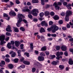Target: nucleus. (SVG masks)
<instances>
[{
	"mask_svg": "<svg viewBox=\"0 0 73 73\" xmlns=\"http://www.w3.org/2000/svg\"><path fill=\"white\" fill-rule=\"evenodd\" d=\"M17 17L19 19L17 23H16V25L17 27H21V22L23 21V22L27 23V21L25 19H24V16L21 14H18L17 15Z\"/></svg>",
	"mask_w": 73,
	"mask_h": 73,
	"instance_id": "f257e3e1",
	"label": "nucleus"
},
{
	"mask_svg": "<svg viewBox=\"0 0 73 73\" xmlns=\"http://www.w3.org/2000/svg\"><path fill=\"white\" fill-rule=\"evenodd\" d=\"M5 39V35H2L0 36V41H1V45H3L4 44L6 43L4 41Z\"/></svg>",
	"mask_w": 73,
	"mask_h": 73,
	"instance_id": "f03ea898",
	"label": "nucleus"
},
{
	"mask_svg": "<svg viewBox=\"0 0 73 73\" xmlns=\"http://www.w3.org/2000/svg\"><path fill=\"white\" fill-rule=\"evenodd\" d=\"M72 15V11H68L67 12V13L66 15L65 20L66 21H69V16Z\"/></svg>",
	"mask_w": 73,
	"mask_h": 73,
	"instance_id": "7ed1b4c3",
	"label": "nucleus"
},
{
	"mask_svg": "<svg viewBox=\"0 0 73 73\" xmlns=\"http://www.w3.org/2000/svg\"><path fill=\"white\" fill-rule=\"evenodd\" d=\"M51 28L52 30V32L54 33L56 31H58L59 29V28L56 25H54L51 27Z\"/></svg>",
	"mask_w": 73,
	"mask_h": 73,
	"instance_id": "20e7f679",
	"label": "nucleus"
},
{
	"mask_svg": "<svg viewBox=\"0 0 73 73\" xmlns=\"http://www.w3.org/2000/svg\"><path fill=\"white\" fill-rule=\"evenodd\" d=\"M36 12L38 13V10L34 9V10H33L32 11V14L34 16H37V13Z\"/></svg>",
	"mask_w": 73,
	"mask_h": 73,
	"instance_id": "39448f33",
	"label": "nucleus"
},
{
	"mask_svg": "<svg viewBox=\"0 0 73 73\" xmlns=\"http://www.w3.org/2000/svg\"><path fill=\"white\" fill-rule=\"evenodd\" d=\"M61 49L63 51H66L67 50V47L65 45H62L61 47Z\"/></svg>",
	"mask_w": 73,
	"mask_h": 73,
	"instance_id": "423d86ee",
	"label": "nucleus"
},
{
	"mask_svg": "<svg viewBox=\"0 0 73 73\" xmlns=\"http://www.w3.org/2000/svg\"><path fill=\"white\" fill-rule=\"evenodd\" d=\"M9 14L10 16H16V13H15V12L13 11H11L10 12H9Z\"/></svg>",
	"mask_w": 73,
	"mask_h": 73,
	"instance_id": "0eeeda50",
	"label": "nucleus"
},
{
	"mask_svg": "<svg viewBox=\"0 0 73 73\" xmlns=\"http://www.w3.org/2000/svg\"><path fill=\"white\" fill-rule=\"evenodd\" d=\"M53 6H54L56 9H58V10L60 9V7L57 5V3L55 2L53 5Z\"/></svg>",
	"mask_w": 73,
	"mask_h": 73,
	"instance_id": "6e6552de",
	"label": "nucleus"
},
{
	"mask_svg": "<svg viewBox=\"0 0 73 73\" xmlns=\"http://www.w3.org/2000/svg\"><path fill=\"white\" fill-rule=\"evenodd\" d=\"M9 54H11V56L12 57H14L16 56V53L13 51H11Z\"/></svg>",
	"mask_w": 73,
	"mask_h": 73,
	"instance_id": "1a4fd4ad",
	"label": "nucleus"
},
{
	"mask_svg": "<svg viewBox=\"0 0 73 73\" xmlns=\"http://www.w3.org/2000/svg\"><path fill=\"white\" fill-rule=\"evenodd\" d=\"M3 16L4 17H6V20H9V17H8V15L7 14L5 13H4L3 14Z\"/></svg>",
	"mask_w": 73,
	"mask_h": 73,
	"instance_id": "9d476101",
	"label": "nucleus"
},
{
	"mask_svg": "<svg viewBox=\"0 0 73 73\" xmlns=\"http://www.w3.org/2000/svg\"><path fill=\"white\" fill-rule=\"evenodd\" d=\"M44 15L45 16H49V15H50V13L49 12L46 11L44 12Z\"/></svg>",
	"mask_w": 73,
	"mask_h": 73,
	"instance_id": "9b49d317",
	"label": "nucleus"
},
{
	"mask_svg": "<svg viewBox=\"0 0 73 73\" xmlns=\"http://www.w3.org/2000/svg\"><path fill=\"white\" fill-rule=\"evenodd\" d=\"M15 44L16 46H19V45L20 44V42L19 41H16L15 42Z\"/></svg>",
	"mask_w": 73,
	"mask_h": 73,
	"instance_id": "f8f14e48",
	"label": "nucleus"
},
{
	"mask_svg": "<svg viewBox=\"0 0 73 73\" xmlns=\"http://www.w3.org/2000/svg\"><path fill=\"white\" fill-rule=\"evenodd\" d=\"M6 31H7V32H11L12 31L11 29V27L9 26L6 29Z\"/></svg>",
	"mask_w": 73,
	"mask_h": 73,
	"instance_id": "ddd939ff",
	"label": "nucleus"
},
{
	"mask_svg": "<svg viewBox=\"0 0 73 73\" xmlns=\"http://www.w3.org/2000/svg\"><path fill=\"white\" fill-rule=\"evenodd\" d=\"M38 60L39 61H43L44 60V58L43 57L39 56L38 57Z\"/></svg>",
	"mask_w": 73,
	"mask_h": 73,
	"instance_id": "4468645a",
	"label": "nucleus"
},
{
	"mask_svg": "<svg viewBox=\"0 0 73 73\" xmlns=\"http://www.w3.org/2000/svg\"><path fill=\"white\" fill-rule=\"evenodd\" d=\"M63 54V52H56V55H57L58 56H60V55H62Z\"/></svg>",
	"mask_w": 73,
	"mask_h": 73,
	"instance_id": "2eb2a0df",
	"label": "nucleus"
},
{
	"mask_svg": "<svg viewBox=\"0 0 73 73\" xmlns=\"http://www.w3.org/2000/svg\"><path fill=\"white\" fill-rule=\"evenodd\" d=\"M54 20H58L59 17L57 15H55L53 17Z\"/></svg>",
	"mask_w": 73,
	"mask_h": 73,
	"instance_id": "dca6fc26",
	"label": "nucleus"
},
{
	"mask_svg": "<svg viewBox=\"0 0 73 73\" xmlns=\"http://www.w3.org/2000/svg\"><path fill=\"white\" fill-rule=\"evenodd\" d=\"M68 63L69 64H70V65H73V60H72V59H70L69 60Z\"/></svg>",
	"mask_w": 73,
	"mask_h": 73,
	"instance_id": "f3484780",
	"label": "nucleus"
},
{
	"mask_svg": "<svg viewBox=\"0 0 73 73\" xmlns=\"http://www.w3.org/2000/svg\"><path fill=\"white\" fill-rule=\"evenodd\" d=\"M13 66L12 64H9L8 65V67L9 68V69H12V68H13Z\"/></svg>",
	"mask_w": 73,
	"mask_h": 73,
	"instance_id": "a211bd4d",
	"label": "nucleus"
},
{
	"mask_svg": "<svg viewBox=\"0 0 73 73\" xmlns=\"http://www.w3.org/2000/svg\"><path fill=\"white\" fill-rule=\"evenodd\" d=\"M10 5H9L6 6V7H11L14 4L13 3V2H10Z\"/></svg>",
	"mask_w": 73,
	"mask_h": 73,
	"instance_id": "6ab92c4d",
	"label": "nucleus"
},
{
	"mask_svg": "<svg viewBox=\"0 0 73 73\" xmlns=\"http://www.w3.org/2000/svg\"><path fill=\"white\" fill-rule=\"evenodd\" d=\"M25 65L24 64H22L21 66H20V67H19L18 68V69H21V68H23V69L24 68H25Z\"/></svg>",
	"mask_w": 73,
	"mask_h": 73,
	"instance_id": "aec40b11",
	"label": "nucleus"
},
{
	"mask_svg": "<svg viewBox=\"0 0 73 73\" xmlns=\"http://www.w3.org/2000/svg\"><path fill=\"white\" fill-rule=\"evenodd\" d=\"M11 45V43H8L7 44V47L9 48V49H11L12 46Z\"/></svg>",
	"mask_w": 73,
	"mask_h": 73,
	"instance_id": "412c9836",
	"label": "nucleus"
},
{
	"mask_svg": "<svg viewBox=\"0 0 73 73\" xmlns=\"http://www.w3.org/2000/svg\"><path fill=\"white\" fill-rule=\"evenodd\" d=\"M23 62L25 65H29L30 64V62H27V61H24Z\"/></svg>",
	"mask_w": 73,
	"mask_h": 73,
	"instance_id": "4be33fe9",
	"label": "nucleus"
},
{
	"mask_svg": "<svg viewBox=\"0 0 73 73\" xmlns=\"http://www.w3.org/2000/svg\"><path fill=\"white\" fill-rule=\"evenodd\" d=\"M45 32V29H44V28H41L40 29V33H42V32Z\"/></svg>",
	"mask_w": 73,
	"mask_h": 73,
	"instance_id": "5701e85b",
	"label": "nucleus"
},
{
	"mask_svg": "<svg viewBox=\"0 0 73 73\" xmlns=\"http://www.w3.org/2000/svg\"><path fill=\"white\" fill-rule=\"evenodd\" d=\"M32 2L33 3H38V0H33Z\"/></svg>",
	"mask_w": 73,
	"mask_h": 73,
	"instance_id": "b1692460",
	"label": "nucleus"
},
{
	"mask_svg": "<svg viewBox=\"0 0 73 73\" xmlns=\"http://www.w3.org/2000/svg\"><path fill=\"white\" fill-rule=\"evenodd\" d=\"M14 31L15 32H19V29L17 27L14 28Z\"/></svg>",
	"mask_w": 73,
	"mask_h": 73,
	"instance_id": "393cba45",
	"label": "nucleus"
},
{
	"mask_svg": "<svg viewBox=\"0 0 73 73\" xmlns=\"http://www.w3.org/2000/svg\"><path fill=\"white\" fill-rule=\"evenodd\" d=\"M41 51H43L44 50H46V47L45 46H43L41 48Z\"/></svg>",
	"mask_w": 73,
	"mask_h": 73,
	"instance_id": "a878e982",
	"label": "nucleus"
},
{
	"mask_svg": "<svg viewBox=\"0 0 73 73\" xmlns=\"http://www.w3.org/2000/svg\"><path fill=\"white\" fill-rule=\"evenodd\" d=\"M55 48L56 50H60V46H55Z\"/></svg>",
	"mask_w": 73,
	"mask_h": 73,
	"instance_id": "bb28decb",
	"label": "nucleus"
},
{
	"mask_svg": "<svg viewBox=\"0 0 73 73\" xmlns=\"http://www.w3.org/2000/svg\"><path fill=\"white\" fill-rule=\"evenodd\" d=\"M51 64L52 65H57V63L56 61H53V62H52Z\"/></svg>",
	"mask_w": 73,
	"mask_h": 73,
	"instance_id": "cd10ccee",
	"label": "nucleus"
},
{
	"mask_svg": "<svg viewBox=\"0 0 73 73\" xmlns=\"http://www.w3.org/2000/svg\"><path fill=\"white\" fill-rule=\"evenodd\" d=\"M50 57H51V59H53V58H55L56 57V56L54 55H50Z\"/></svg>",
	"mask_w": 73,
	"mask_h": 73,
	"instance_id": "c85d7f7f",
	"label": "nucleus"
},
{
	"mask_svg": "<svg viewBox=\"0 0 73 73\" xmlns=\"http://www.w3.org/2000/svg\"><path fill=\"white\" fill-rule=\"evenodd\" d=\"M25 55H26L27 57H29V53H28L27 52H25L24 53Z\"/></svg>",
	"mask_w": 73,
	"mask_h": 73,
	"instance_id": "c756f323",
	"label": "nucleus"
},
{
	"mask_svg": "<svg viewBox=\"0 0 73 73\" xmlns=\"http://www.w3.org/2000/svg\"><path fill=\"white\" fill-rule=\"evenodd\" d=\"M44 14L43 12L39 14V16L40 17H42V16H44Z\"/></svg>",
	"mask_w": 73,
	"mask_h": 73,
	"instance_id": "7c9ffc66",
	"label": "nucleus"
},
{
	"mask_svg": "<svg viewBox=\"0 0 73 73\" xmlns=\"http://www.w3.org/2000/svg\"><path fill=\"white\" fill-rule=\"evenodd\" d=\"M14 61L16 63H17V62H18V61H19V59L15 58L14 59Z\"/></svg>",
	"mask_w": 73,
	"mask_h": 73,
	"instance_id": "2f4dec72",
	"label": "nucleus"
},
{
	"mask_svg": "<svg viewBox=\"0 0 73 73\" xmlns=\"http://www.w3.org/2000/svg\"><path fill=\"white\" fill-rule=\"evenodd\" d=\"M28 17H29V19H32V15L29 14L28 15Z\"/></svg>",
	"mask_w": 73,
	"mask_h": 73,
	"instance_id": "473e14b6",
	"label": "nucleus"
},
{
	"mask_svg": "<svg viewBox=\"0 0 73 73\" xmlns=\"http://www.w3.org/2000/svg\"><path fill=\"white\" fill-rule=\"evenodd\" d=\"M30 48H31V49H33V43H31L30 44Z\"/></svg>",
	"mask_w": 73,
	"mask_h": 73,
	"instance_id": "72a5a7b5",
	"label": "nucleus"
},
{
	"mask_svg": "<svg viewBox=\"0 0 73 73\" xmlns=\"http://www.w3.org/2000/svg\"><path fill=\"white\" fill-rule=\"evenodd\" d=\"M23 12H29L30 10L29 9H26L25 10H23Z\"/></svg>",
	"mask_w": 73,
	"mask_h": 73,
	"instance_id": "f704fd0d",
	"label": "nucleus"
},
{
	"mask_svg": "<svg viewBox=\"0 0 73 73\" xmlns=\"http://www.w3.org/2000/svg\"><path fill=\"white\" fill-rule=\"evenodd\" d=\"M45 21H42L41 23V25L42 26H44V25H45Z\"/></svg>",
	"mask_w": 73,
	"mask_h": 73,
	"instance_id": "c9c22d12",
	"label": "nucleus"
},
{
	"mask_svg": "<svg viewBox=\"0 0 73 73\" xmlns=\"http://www.w3.org/2000/svg\"><path fill=\"white\" fill-rule=\"evenodd\" d=\"M20 30H21L23 31H25V29L23 27H21L20 28Z\"/></svg>",
	"mask_w": 73,
	"mask_h": 73,
	"instance_id": "e433bc0d",
	"label": "nucleus"
},
{
	"mask_svg": "<svg viewBox=\"0 0 73 73\" xmlns=\"http://www.w3.org/2000/svg\"><path fill=\"white\" fill-rule=\"evenodd\" d=\"M65 13L64 12H62L60 13V15L61 16H65Z\"/></svg>",
	"mask_w": 73,
	"mask_h": 73,
	"instance_id": "4c0bfd02",
	"label": "nucleus"
},
{
	"mask_svg": "<svg viewBox=\"0 0 73 73\" xmlns=\"http://www.w3.org/2000/svg\"><path fill=\"white\" fill-rule=\"evenodd\" d=\"M58 23L60 24H62L63 23V21L62 20H59L58 21Z\"/></svg>",
	"mask_w": 73,
	"mask_h": 73,
	"instance_id": "58836bf2",
	"label": "nucleus"
},
{
	"mask_svg": "<svg viewBox=\"0 0 73 73\" xmlns=\"http://www.w3.org/2000/svg\"><path fill=\"white\" fill-rule=\"evenodd\" d=\"M6 34L7 36H11V33L8 32H7L6 33Z\"/></svg>",
	"mask_w": 73,
	"mask_h": 73,
	"instance_id": "ea45409f",
	"label": "nucleus"
},
{
	"mask_svg": "<svg viewBox=\"0 0 73 73\" xmlns=\"http://www.w3.org/2000/svg\"><path fill=\"white\" fill-rule=\"evenodd\" d=\"M5 61L7 62H9V61H10V60L9 58H6L5 59Z\"/></svg>",
	"mask_w": 73,
	"mask_h": 73,
	"instance_id": "a19ab883",
	"label": "nucleus"
},
{
	"mask_svg": "<svg viewBox=\"0 0 73 73\" xmlns=\"http://www.w3.org/2000/svg\"><path fill=\"white\" fill-rule=\"evenodd\" d=\"M50 15H51V16H54V12H51L50 13Z\"/></svg>",
	"mask_w": 73,
	"mask_h": 73,
	"instance_id": "79ce46f5",
	"label": "nucleus"
},
{
	"mask_svg": "<svg viewBox=\"0 0 73 73\" xmlns=\"http://www.w3.org/2000/svg\"><path fill=\"white\" fill-rule=\"evenodd\" d=\"M9 1V0H2V2H5V3L8 2V1Z\"/></svg>",
	"mask_w": 73,
	"mask_h": 73,
	"instance_id": "37998d69",
	"label": "nucleus"
},
{
	"mask_svg": "<svg viewBox=\"0 0 73 73\" xmlns=\"http://www.w3.org/2000/svg\"><path fill=\"white\" fill-rule=\"evenodd\" d=\"M23 46H24V44H22L20 45L21 49H24V47H23Z\"/></svg>",
	"mask_w": 73,
	"mask_h": 73,
	"instance_id": "c03bdc74",
	"label": "nucleus"
},
{
	"mask_svg": "<svg viewBox=\"0 0 73 73\" xmlns=\"http://www.w3.org/2000/svg\"><path fill=\"white\" fill-rule=\"evenodd\" d=\"M41 40H42V41H44V40H45L44 38V36H41Z\"/></svg>",
	"mask_w": 73,
	"mask_h": 73,
	"instance_id": "a18cd8bd",
	"label": "nucleus"
},
{
	"mask_svg": "<svg viewBox=\"0 0 73 73\" xmlns=\"http://www.w3.org/2000/svg\"><path fill=\"white\" fill-rule=\"evenodd\" d=\"M59 67L61 69H63L64 68V66L62 65H60L59 66Z\"/></svg>",
	"mask_w": 73,
	"mask_h": 73,
	"instance_id": "49530a36",
	"label": "nucleus"
},
{
	"mask_svg": "<svg viewBox=\"0 0 73 73\" xmlns=\"http://www.w3.org/2000/svg\"><path fill=\"white\" fill-rule=\"evenodd\" d=\"M51 36L52 37H55L56 36V34H52L51 35Z\"/></svg>",
	"mask_w": 73,
	"mask_h": 73,
	"instance_id": "de8ad7c7",
	"label": "nucleus"
},
{
	"mask_svg": "<svg viewBox=\"0 0 73 73\" xmlns=\"http://www.w3.org/2000/svg\"><path fill=\"white\" fill-rule=\"evenodd\" d=\"M41 4L42 5H44L45 4V3H44V0H41Z\"/></svg>",
	"mask_w": 73,
	"mask_h": 73,
	"instance_id": "09e8293b",
	"label": "nucleus"
},
{
	"mask_svg": "<svg viewBox=\"0 0 73 73\" xmlns=\"http://www.w3.org/2000/svg\"><path fill=\"white\" fill-rule=\"evenodd\" d=\"M40 55L41 56H45V54L43 52H41L40 54Z\"/></svg>",
	"mask_w": 73,
	"mask_h": 73,
	"instance_id": "8fccbe9b",
	"label": "nucleus"
},
{
	"mask_svg": "<svg viewBox=\"0 0 73 73\" xmlns=\"http://www.w3.org/2000/svg\"><path fill=\"white\" fill-rule=\"evenodd\" d=\"M47 30H48V31H50L51 30H52V27H51L50 28H48L47 29Z\"/></svg>",
	"mask_w": 73,
	"mask_h": 73,
	"instance_id": "3c124183",
	"label": "nucleus"
},
{
	"mask_svg": "<svg viewBox=\"0 0 73 73\" xmlns=\"http://www.w3.org/2000/svg\"><path fill=\"white\" fill-rule=\"evenodd\" d=\"M49 23V25H52L53 24V22L52 21H50Z\"/></svg>",
	"mask_w": 73,
	"mask_h": 73,
	"instance_id": "603ef678",
	"label": "nucleus"
},
{
	"mask_svg": "<svg viewBox=\"0 0 73 73\" xmlns=\"http://www.w3.org/2000/svg\"><path fill=\"white\" fill-rule=\"evenodd\" d=\"M35 71H36V68H33L32 69V71L33 72H35Z\"/></svg>",
	"mask_w": 73,
	"mask_h": 73,
	"instance_id": "864d4df0",
	"label": "nucleus"
},
{
	"mask_svg": "<svg viewBox=\"0 0 73 73\" xmlns=\"http://www.w3.org/2000/svg\"><path fill=\"white\" fill-rule=\"evenodd\" d=\"M64 55L66 56H68V52L66 51L64 53Z\"/></svg>",
	"mask_w": 73,
	"mask_h": 73,
	"instance_id": "5fc2aeb1",
	"label": "nucleus"
},
{
	"mask_svg": "<svg viewBox=\"0 0 73 73\" xmlns=\"http://www.w3.org/2000/svg\"><path fill=\"white\" fill-rule=\"evenodd\" d=\"M33 21H34V22H35V21H37V19L36 18H34L33 19Z\"/></svg>",
	"mask_w": 73,
	"mask_h": 73,
	"instance_id": "6e6d98bb",
	"label": "nucleus"
},
{
	"mask_svg": "<svg viewBox=\"0 0 73 73\" xmlns=\"http://www.w3.org/2000/svg\"><path fill=\"white\" fill-rule=\"evenodd\" d=\"M20 61H21V62L23 61V60H24V58H23V57H21L20 59Z\"/></svg>",
	"mask_w": 73,
	"mask_h": 73,
	"instance_id": "4d7b16f0",
	"label": "nucleus"
},
{
	"mask_svg": "<svg viewBox=\"0 0 73 73\" xmlns=\"http://www.w3.org/2000/svg\"><path fill=\"white\" fill-rule=\"evenodd\" d=\"M45 53L46 55H49V52L48 51H46L45 52Z\"/></svg>",
	"mask_w": 73,
	"mask_h": 73,
	"instance_id": "13d9d810",
	"label": "nucleus"
},
{
	"mask_svg": "<svg viewBox=\"0 0 73 73\" xmlns=\"http://www.w3.org/2000/svg\"><path fill=\"white\" fill-rule=\"evenodd\" d=\"M16 3L17 4H19L20 3V1H19V0H16Z\"/></svg>",
	"mask_w": 73,
	"mask_h": 73,
	"instance_id": "bf43d9fd",
	"label": "nucleus"
},
{
	"mask_svg": "<svg viewBox=\"0 0 73 73\" xmlns=\"http://www.w3.org/2000/svg\"><path fill=\"white\" fill-rule=\"evenodd\" d=\"M1 50L2 52H3V51H4L5 50V48L4 47H2L1 49Z\"/></svg>",
	"mask_w": 73,
	"mask_h": 73,
	"instance_id": "052dcab7",
	"label": "nucleus"
},
{
	"mask_svg": "<svg viewBox=\"0 0 73 73\" xmlns=\"http://www.w3.org/2000/svg\"><path fill=\"white\" fill-rule=\"evenodd\" d=\"M72 6V5L70 4H69L68 5H66V7H69Z\"/></svg>",
	"mask_w": 73,
	"mask_h": 73,
	"instance_id": "680f3d73",
	"label": "nucleus"
},
{
	"mask_svg": "<svg viewBox=\"0 0 73 73\" xmlns=\"http://www.w3.org/2000/svg\"><path fill=\"white\" fill-rule=\"evenodd\" d=\"M1 63H2V64L4 65H5V62L3 60H2L1 61Z\"/></svg>",
	"mask_w": 73,
	"mask_h": 73,
	"instance_id": "e2e57ef3",
	"label": "nucleus"
},
{
	"mask_svg": "<svg viewBox=\"0 0 73 73\" xmlns=\"http://www.w3.org/2000/svg\"><path fill=\"white\" fill-rule=\"evenodd\" d=\"M67 27L68 28H70V25H69V24H67Z\"/></svg>",
	"mask_w": 73,
	"mask_h": 73,
	"instance_id": "0e129e2a",
	"label": "nucleus"
},
{
	"mask_svg": "<svg viewBox=\"0 0 73 73\" xmlns=\"http://www.w3.org/2000/svg\"><path fill=\"white\" fill-rule=\"evenodd\" d=\"M35 53L36 54H38V51L35 50Z\"/></svg>",
	"mask_w": 73,
	"mask_h": 73,
	"instance_id": "69168bd1",
	"label": "nucleus"
},
{
	"mask_svg": "<svg viewBox=\"0 0 73 73\" xmlns=\"http://www.w3.org/2000/svg\"><path fill=\"white\" fill-rule=\"evenodd\" d=\"M57 57L56 58V59H57V60H60V57H59V56H57V55H56Z\"/></svg>",
	"mask_w": 73,
	"mask_h": 73,
	"instance_id": "338daca9",
	"label": "nucleus"
},
{
	"mask_svg": "<svg viewBox=\"0 0 73 73\" xmlns=\"http://www.w3.org/2000/svg\"><path fill=\"white\" fill-rule=\"evenodd\" d=\"M9 39V37H7L5 38V40L6 41H8Z\"/></svg>",
	"mask_w": 73,
	"mask_h": 73,
	"instance_id": "774afa93",
	"label": "nucleus"
}]
</instances>
